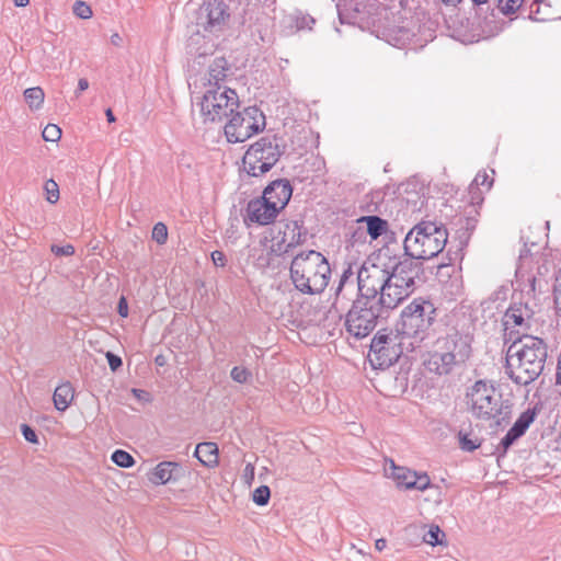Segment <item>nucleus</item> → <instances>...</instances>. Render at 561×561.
<instances>
[{"mask_svg": "<svg viewBox=\"0 0 561 561\" xmlns=\"http://www.w3.org/2000/svg\"><path fill=\"white\" fill-rule=\"evenodd\" d=\"M471 336L468 333L451 329L444 337V350L461 364L465 363L471 353Z\"/></svg>", "mask_w": 561, "mask_h": 561, "instance_id": "16", "label": "nucleus"}, {"mask_svg": "<svg viewBox=\"0 0 561 561\" xmlns=\"http://www.w3.org/2000/svg\"><path fill=\"white\" fill-rule=\"evenodd\" d=\"M254 470L255 468L252 463H247L243 472V478L248 484H251L254 479Z\"/></svg>", "mask_w": 561, "mask_h": 561, "instance_id": "47", "label": "nucleus"}, {"mask_svg": "<svg viewBox=\"0 0 561 561\" xmlns=\"http://www.w3.org/2000/svg\"><path fill=\"white\" fill-rule=\"evenodd\" d=\"M285 146L276 135H266L250 145L243 156V169L254 178L266 174L279 161Z\"/></svg>", "mask_w": 561, "mask_h": 561, "instance_id": "7", "label": "nucleus"}, {"mask_svg": "<svg viewBox=\"0 0 561 561\" xmlns=\"http://www.w3.org/2000/svg\"><path fill=\"white\" fill-rule=\"evenodd\" d=\"M156 363H158L159 365H162V364H163V360L161 359V357H160V356H158V357L156 358Z\"/></svg>", "mask_w": 561, "mask_h": 561, "instance_id": "57", "label": "nucleus"}, {"mask_svg": "<svg viewBox=\"0 0 561 561\" xmlns=\"http://www.w3.org/2000/svg\"><path fill=\"white\" fill-rule=\"evenodd\" d=\"M465 402L467 410L476 419L494 421L497 426L510 420L511 405L503 400L502 393L491 381L480 379L468 387Z\"/></svg>", "mask_w": 561, "mask_h": 561, "instance_id": "4", "label": "nucleus"}, {"mask_svg": "<svg viewBox=\"0 0 561 561\" xmlns=\"http://www.w3.org/2000/svg\"><path fill=\"white\" fill-rule=\"evenodd\" d=\"M133 393L135 397H137L138 399H141L144 396H147L148 393L144 390H140V389H133Z\"/></svg>", "mask_w": 561, "mask_h": 561, "instance_id": "52", "label": "nucleus"}, {"mask_svg": "<svg viewBox=\"0 0 561 561\" xmlns=\"http://www.w3.org/2000/svg\"><path fill=\"white\" fill-rule=\"evenodd\" d=\"M211 261L213 263L216 265V266H220V267H224L227 263V259H226V255L224 252L221 251H213L211 254Z\"/></svg>", "mask_w": 561, "mask_h": 561, "instance_id": "46", "label": "nucleus"}, {"mask_svg": "<svg viewBox=\"0 0 561 561\" xmlns=\"http://www.w3.org/2000/svg\"><path fill=\"white\" fill-rule=\"evenodd\" d=\"M227 107H201L205 123H221L224 117H229L225 111Z\"/></svg>", "mask_w": 561, "mask_h": 561, "instance_id": "26", "label": "nucleus"}, {"mask_svg": "<svg viewBox=\"0 0 561 561\" xmlns=\"http://www.w3.org/2000/svg\"><path fill=\"white\" fill-rule=\"evenodd\" d=\"M524 0H497L499 9L504 14L515 13L523 3Z\"/></svg>", "mask_w": 561, "mask_h": 561, "instance_id": "33", "label": "nucleus"}, {"mask_svg": "<svg viewBox=\"0 0 561 561\" xmlns=\"http://www.w3.org/2000/svg\"><path fill=\"white\" fill-rule=\"evenodd\" d=\"M105 356L112 371H116L119 367H122L123 362L118 355L112 352H106Z\"/></svg>", "mask_w": 561, "mask_h": 561, "instance_id": "43", "label": "nucleus"}, {"mask_svg": "<svg viewBox=\"0 0 561 561\" xmlns=\"http://www.w3.org/2000/svg\"><path fill=\"white\" fill-rule=\"evenodd\" d=\"M420 273L421 265L410 259H403L390 268L364 263L357 273V299L397 308L415 290Z\"/></svg>", "mask_w": 561, "mask_h": 561, "instance_id": "1", "label": "nucleus"}, {"mask_svg": "<svg viewBox=\"0 0 561 561\" xmlns=\"http://www.w3.org/2000/svg\"><path fill=\"white\" fill-rule=\"evenodd\" d=\"M42 136L44 140L54 142L60 139L61 129L55 124H48L43 129Z\"/></svg>", "mask_w": 561, "mask_h": 561, "instance_id": "35", "label": "nucleus"}, {"mask_svg": "<svg viewBox=\"0 0 561 561\" xmlns=\"http://www.w3.org/2000/svg\"><path fill=\"white\" fill-rule=\"evenodd\" d=\"M44 99L45 93L39 87L30 88L24 91V100L28 105H41Z\"/></svg>", "mask_w": 561, "mask_h": 561, "instance_id": "28", "label": "nucleus"}, {"mask_svg": "<svg viewBox=\"0 0 561 561\" xmlns=\"http://www.w3.org/2000/svg\"><path fill=\"white\" fill-rule=\"evenodd\" d=\"M474 4H484L488 2V0H472Z\"/></svg>", "mask_w": 561, "mask_h": 561, "instance_id": "56", "label": "nucleus"}, {"mask_svg": "<svg viewBox=\"0 0 561 561\" xmlns=\"http://www.w3.org/2000/svg\"><path fill=\"white\" fill-rule=\"evenodd\" d=\"M446 5L455 7L461 2V0H440Z\"/></svg>", "mask_w": 561, "mask_h": 561, "instance_id": "53", "label": "nucleus"}, {"mask_svg": "<svg viewBox=\"0 0 561 561\" xmlns=\"http://www.w3.org/2000/svg\"><path fill=\"white\" fill-rule=\"evenodd\" d=\"M557 276H561V268L559 270V273H558V275H557Z\"/></svg>", "mask_w": 561, "mask_h": 561, "instance_id": "59", "label": "nucleus"}, {"mask_svg": "<svg viewBox=\"0 0 561 561\" xmlns=\"http://www.w3.org/2000/svg\"><path fill=\"white\" fill-rule=\"evenodd\" d=\"M152 239L158 244H164L168 239V228L163 222H157L152 229Z\"/></svg>", "mask_w": 561, "mask_h": 561, "instance_id": "34", "label": "nucleus"}, {"mask_svg": "<svg viewBox=\"0 0 561 561\" xmlns=\"http://www.w3.org/2000/svg\"><path fill=\"white\" fill-rule=\"evenodd\" d=\"M306 240V232L302 231V226L298 221H289L285 225L283 237L272 243V252L276 255H284L289 253L297 245H300Z\"/></svg>", "mask_w": 561, "mask_h": 561, "instance_id": "14", "label": "nucleus"}, {"mask_svg": "<svg viewBox=\"0 0 561 561\" xmlns=\"http://www.w3.org/2000/svg\"><path fill=\"white\" fill-rule=\"evenodd\" d=\"M279 213L280 210L277 209L275 204L261 196L248 203L243 221L247 226L251 224L266 226L274 222Z\"/></svg>", "mask_w": 561, "mask_h": 561, "instance_id": "13", "label": "nucleus"}, {"mask_svg": "<svg viewBox=\"0 0 561 561\" xmlns=\"http://www.w3.org/2000/svg\"><path fill=\"white\" fill-rule=\"evenodd\" d=\"M290 280L304 295H319L328 287L331 267L320 252L310 250L294 256L289 267Z\"/></svg>", "mask_w": 561, "mask_h": 561, "instance_id": "3", "label": "nucleus"}, {"mask_svg": "<svg viewBox=\"0 0 561 561\" xmlns=\"http://www.w3.org/2000/svg\"><path fill=\"white\" fill-rule=\"evenodd\" d=\"M30 3V0H14V4L16 7H26Z\"/></svg>", "mask_w": 561, "mask_h": 561, "instance_id": "55", "label": "nucleus"}, {"mask_svg": "<svg viewBox=\"0 0 561 561\" xmlns=\"http://www.w3.org/2000/svg\"><path fill=\"white\" fill-rule=\"evenodd\" d=\"M387 547V540L383 538L377 539L375 542V548L378 551H382Z\"/></svg>", "mask_w": 561, "mask_h": 561, "instance_id": "50", "label": "nucleus"}, {"mask_svg": "<svg viewBox=\"0 0 561 561\" xmlns=\"http://www.w3.org/2000/svg\"><path fill=\"white\" fill-rule=\"evenodd\" d=\"M50 251L57 256H71L75 254V247L71 244L57 245L53 244Z\"/></svg>", "mask_w": 561, "mask_h": 561, "instance_id": "39", "label": "nucleus"}, {"mask_svg": "<svg viewBox=\"0 0 561 561\" xmlns=\"http://www.w3.org/2000/svg\"><path fill=\"white\" fill-rule=\"evenodd\" d=\"M89 88V81L84 78H81L78 82V90L81 92V91H84Z\"/></svg>", "mask_w": 561, "mask_h": 561, "instance_id": "51", "label": "nucleus"}, {"mask_svg": "<svg viewBox=\"0 0 561 561\" xmlns=\"http://www.w3.org/2000/svg\"><path fill=\"white\" fill-rule=\"evenodd\" d=\"M75 398V390L70 382L59 385L53 396L54 405L58 411H66Z\"/></svg>", "mask_w": 561, "mask_h": 561, "instance_id": "23", "label": "nucleus"}, {"mask_svg": "<svg viewBox=\"0 0 561 561\" xmlns=\"http://www.w3.org/2000/svg\"><path fill=\"white\" fill-rule=\"evenodd\" d=\"M46 199L50 204H55L59 199L58 184L54 180H48L45 183Z\"/></svg>", "mask_w": 561, "mask_h": 561, "instance_id": "32", "label": "nucleus"}, {"mask_svg": "<svg viewBox=\"0 0 561 561\" xmlns=\"http://www.w3.org/2000/svg\"><path fill=\"white\" fill-rule=\"evenodd\" d=\"M110 41L114 46L119 47L123 45V37L118 33L112 34Z\"/></svg>", "mask_w": 561, "mask_h": 561, "instance_id": "49", "label": "nucleus"}, {"mask_svg": "<svg viewBox=\"0 0 561 561\" xmlns=\"http://www.w3.org/2000/svg\"><path fill=\"white\" fill-rule=\"evenodd\" d=\"M231 13L224 0H207L198 9L196 25L204 35L219 37L229 27Z\"/></svg>", "mask_w": 561, "mask_h": 561, "instance_id": "10", "label": "nucleus"}, {"mask_svg": "<svg viewBox=\"0 0 561 561\" xmlns=\"http://www.w3.org/2000/svg\"><path fill=\"white\" fill-rule=\"evenodd\" d=\"M391 477L397 481L400 486L407 490L415 489L419 491H425L431 485L430 477L423 472L417 473L416 471L410 470L405 467H398L391 460Z\"/></svg>", "mask_w": 561, "mask_h": 561, "instance_id": "15", "label": "nucleus"}, {"mask_svg": "<svg viewBox=\"0 0 561 561\" xmlns=\"http://www.w3.org/2000/svg\"><path fill=\"white\" fill-rule=\"evenodd\" d=\"M21 431H22V434H23L25 440L33 443V444H36L38 442L37 435L31 426H28L26 424H22Z\"/></svg>", "mask_w": 561, "mask_h": 561, "instance_id": "44", "label": "nucleus"}, {"mask_svg": "<svg viewBox=\"0 0 561 561\" xmlns=\"http://www.w3.org/2000/svg\"><path fill=\"white\" fill-rule=\"evenodd\" d=\"M366 229L364 225H357V227L353 230L351 234V243L354 245L356 242H362L366 238Z\"/></svg>", "mask_w": 561, "mask_h": 561, "instance_id": "41", "label": "nucleus"}, {"mask_svg": "<svg viewBox=\"0 0 561 561\" xmlns=\"http://www.w3.org/2000/svg\"><path fill=\"white\" fill-rule=\"evenodd\" d=\"M458 364L461 363L455 358V355H450L445 351L431 354L425 362L426 368L437 375H448Z\"/></svg>", "mask_w": 561, "mask_h": 561, "instance_id": "19", "label": "nucleus"}, {"mask_svg": "<svg viewBox=\"0 0 561 561\" xmlns=\"http://www.w3.org/2000/svg\"><path fill=\"white\" fill-rule=\"evenodd\" d=\"M228 70V62L225 58L219 57L215 58L209 66V80H214L213 83H219V81L226 78V73Z\"/></svg>", "mask_w": 561, "mask_h": 561, "instance_id": "24", "label": "nucleus"}, {"mask_svg": "<svg viewBox=\"0 0 561 561\" xmlns=\"http://www.w3.org/2000/svg\"><path fill=\"white\" fill-rule=\"evenodd\" d=\"M553 301L557 312L561 313V276L556 277L553 285Z\"/></svg>", "mask_w": 561, "mask_h": 561, "instance_id": "40", "label": "nucleus"}, {"mask_svg": "<svg viewBox=\"0 0 561 561\" xmlns=\"http://www.w3.org/2000/svg\"><path fill=\"white\" fill-rule=\"evenodd\" d=\"M356 551L360 554H364V551L362 549H356Z\"/></svg>", "mask_w": 561, "mask_h": 561, "instance_id": "58", "label": "nucleus"}, {"mask_svg": "<svg viewBox=\"0 0 561 561\" xmlns=\"http://www.w3.org/2000/svg\"><path fill=\"white\" fill-rule=\"evenodd\" d=\"M470 185H474L477 190L482 188L488 192L493 185V178H491L485 171H480L477 173Z\"/></svg>", "mask_w": 561, "mask_h": 561, "instance_id": "30", "label": "nucleus"}, {"mask_svg": "<svg viewBox=\"0 0 561 561\" xmlns=\"http://www.w3.org/2000/svg\"><path fill=\"white\" fill-rule=\"evenodd\" d=\"M218 446L213 442L197 444L194 456L207 468H215L218 465Z\"/></svg>", "mask_w": 561, "mask_h": 561, "instance_id": "22", "label": "nucleus"}, {"mask_svg": "<svg viewBox=\"0 0 561 561\" xmlns=\"http://www.w3.org/2000/svg\"><path fill=\"white\" fill-rule=\"evenodd\" d=\"M356 222L357 225H364L366 232L371 240H377L386 233L389 228L388 221L376 215L362 216L356 220Z\"/></svg>", "mask_w": 561, "mask_h": 561, "instance_id": "21", "label": "nucleus"}, {"mask_svg": "<svg viewBox=\"0 0 561 561\" xmlns=\"http://www.w3.org/2000/svg\"><path fill=\"white\" fill-rule=\"evenodd\" d=\"M442 537H445V534L439 529L438 526H435L426 533L424 536V541L428 545L435 546L442 543Z\"/></svg>", "mask_w": 561, "mask_h": 561, "instance_id": "36", "label": "nucleus"}, {"mask_svg": "<svg viewBox=\"0 0 561 561\" xmlns=\"http://www.w3.org/2000/svg\"><path fill=\"white\" fill-rule=\"evenodd\" d=\"M291 194L293 187L290 182L286 179H278L265 187L262 196L272 204H275L277 209L282 211L290 201Z\"/></svg>", "mask_w": 561, "mask_h": 561, "instance_id": "17", "label": "nucleus"}, {"mask_svg": "<svg viewBox=\"0 0 561 561\" xmlns=\"http://www.w3.org/2000/svg\"><path fill=\"white\" fill-rule=\"evenodd\" d=\"M436 316L437 309L431 300L415 298L401 311L397 332L402 339H411L409 345L414 348L430 335Z\"/></svg>", "mask_w": 561, "mask_h": 561, "instance_id": "6", "label": "nucleus"}, {"mask_svg": "<svg viewBox=\"0 0 561 561\" xmlns=\"http://www.w3.org/2000/svg\"><path fill=\"white\" fill-rule=\"evenodd\" d=\"M181 466L174 461H161L150 473L149 480L154 484H167L180 477Z\"/></svg>", "mask_w": 561, "mask_h": 561, "instance_id": "20", "label": "nucleus"}, {"mask_svg": "<svg viewBox=\"0 0 561 561\" xmlns=\"http://www.w3.org/2000/svg\"><path fill=\"white\" fill-rule=\"evenodd\" d=\"M402 335L398 332L387 333L386 330H380L373 337L369 351V360L374 367L387 368L397 363L401 356L403 348Z\"/></svg>", "mask_w": 561, "mask_h": 561, "instance_id": "11", "label": "nucleus"}, {"mask_svg": "<svg viewBox=\"0 0 561 561\" xmlns=\"http://www.w3.org/2000/svg\"><path fill=\"white\" fill-rule=\"evenodd\" d=\"M192 100L198 105H239L234 90L210 81L204 84V91H193Z\"/></svg>", "mask_w": 561, "mask_h": 561, "instance_id": "12", "label": "nucleus"}, {"mask_svg": "<svg viewBox=\"0 0 561 561\" xmlns=\"http://www.w3.org/2000/svg\"><path fill=\"white\" fill-rule=\"evenodd\" d=\"M448 239L447 230L431 221L415 225L405 236L403 249L413 262L415 260H430L437 256L445 248Z\"/></svg>", "mask_w": 561, "mask_h": 561, "instance_id": "5", "label": "nucleus"}, {"mask_svg": "<svg viewBox=\"0 0 561 561\" xmlns=\"http://www.w3.org/2000/svg\"><path fill=\"white\" fill-rule=\"evenodd\" d=\"M535 411L528 409L524 411L519 417L515 421L513 426L508 430L505 436L501 440V445L504 449L511 447L519 437H522L530 424L535 421Z\"/></svg>", "mask_w": 561, "mask_h": 561, "instance_id": "18", "label": "nucleus"}, {"mask_svg": "<svg viewBox=\"0 0 561 561\" xmlns=\"http://www.w3.org/2000/svg\"><path fill=\"white\" fill-rule=\"evenodd\" d=\"M117 311L121 317L126 318L128 316V305L125 297H122L118 301Z\"/></svg>", "mask_w": 561, "mask_h": 561, "instance_id": "48", "label": "nucleus"}, {"mask_svg": "<svg viewBox=\"0 0 561 561\" xmlns=\"http://www.w3.org/2000/svg\"><path fill=\"white\" fill-rule=\"evenodd\" d=\"M460 447L463 450L473 451L474 449H477L479 447V445L476 444L474 440L470 439L467 435H461L460 436Z\"/></svg>", "mask_w": 561, "mask_h": 561, "instance_id": "45", "label": "nucleus"}, {"mask_svg": "<svg viewBox=\"0 0 561 561\" xmlns=\"http://www.w3.org/2000/svg\"><path fill=\"white\" fill-rule=\"evenodd\" d=\"M271 497V490L267 485H261L253 492L252 500L259 506H264L268 503Z\"/></svg>", "mask_w": 561, "mask_h": 561, "instance_id": "31", "label": "nucleus"}, {"mask_svg": "<svg viewBox=\"0 0 561 561\" xmlns=\"http://www.w3.org/2000/svg\"><path fill=\"white\" fill-rule=\"evenodd\" d=\"M547 355L542 339L523 334L506 350L505 373L515 385L528 386L541 375Z\"/></svg>", "mask_w": 561, "mask_h": 561, "instance_id": "2", "label": "nucleus"}, {"mask_svg": "<svg viewBox=\"0 0 561 561\" xmlns=\"http://www.w3.org/2000/svg\"><path fill=\"white\" fill-rule=\"evenodd\" d=\"M393 309L366 299H356L346 314V330L356 339L366 337L374 331L378 320L388 317Z\"/></svg>", "mask_w": 561, "mask_h": 561, "instance_id": "8", "label": "nucleus"}, {"mask_svg": "<svg viewBox=\"0 0 561 561\" xmlns=\"http://www.w3.org/2000/svg\"><path fill=\"white\" fill-rule=\"evenodd\" d=\"M106 117L110 123L115 121V117H114V114H113L111 107H107V110H106Z\"/></svg>", "mask_w": 561, "mask_h": 561, "instance_id": "54", "label": "nucleus"}, {"mask_svg": "<svg viewBox=\"0 0 561 561\" xmlns=\"http://www.w3.org/2000/svg\"><path fill=\"white\" fill-rule=\"evenodd\" d=\"M231 378L239 382L244 383L248 381L249 377L251 376L250 371L243 367L236 366L230 371Z\"/></svg>", "mask_w": 561, "mask_h": 561, "instance_id": "38", "label": "nucleus"}, {"mask_svg": "<svg viewBox=\"0 0 561 561\" xmlns=\"http://www.w3.org/2000/svg\"><path fill=\"white\" fill-rule=\"evenodd\" d=\"M483 191L482 188L477 190L474 185L469 186V195H470V203L474 205H480L483 202Z\"/></svg>", "mask_w": 561, "mask_h": 561, "instance_id": "42", "label": "nucleus"}, {"mask_svg": "<svg viewBox=\"0 0 561 561\" xmlns=\"http://www.w3.org/2000/svg\"><path fill=\"white\" fill-rule=\"evenodd\" d=\"M73 13L80 19H90L92 16V9L83 1H77L73 4Z\"/></svg>", "mask_w": 561, "mask_h": 561, "instance_id": "37", "label": "nucleus"}, {"mask_svg": "<svg viewBox=\"0 0 561 561\" xmlns=\"http://www.w3.org/2000/svg\"><path fill=\"white\" fill-rule=\"evenodd\" d=\"M353 271H352V267L348 266L347 268H345L340 277V280H339V284L335 288V298H334V301H333V306L336 307L337 304L340 302V300L342 298H345V294H344V289L345 287L350 284V286L352 287L353 286V283H352V277H353Z\"/></svg>", "mask_w": 561, "mask_h": 561, "instance_id": "25", "label": "nucleus"}, {"mask_svg": "<svg viewBox=\"0 0 561 561\" xmlns=\"http://www.w3.org/2000/svg\"><path fill=\"white\" fill-rule=\"evenodd\" d=\"M111 459L115 465L122 468H129L135 462L133 456L123 449H116L112 454Z\"/></svg>", "mask_w": 561, "mask_h": 561, "instance_id": "29", "label": "nucleus"}, {"mask_svg": "<svg viewBox=\"0 0 561 561\" xmlns=\"http://www.w3.org/2000/svg\"><path fill=\"white\" fill-rule=\"evenodd\" d=\"M505 325L514 324L522 327L525 324L524 309L522 307H511L507 309L504 316Z\"/></svg>", "mask_w": 561, "mask_h": 561, "instance_id": "27", "label": "nucleus"}, {"mask_svg": "<svg viewBox=\"0 0 561 561\" xmlns=\"http://www.w3.org/2000/svg\"><path fill=\"white\" fill-rule=\"evenodd\" d=\"M266 119L261 107L230 108L229 119L225 124V136L230 144L243 142L265 128Z\"/></svg>", "mask_w": 561, "mask_h": 561, "instance_id": "9", "label": "nucleus"}]
</instances>
